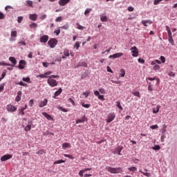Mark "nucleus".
<instances>
[{"label":"nucleus","mask_w":177,"mask_h":177,"mask_svg":"<svg viewBox=\"0 0 177 177\" xmlns=\"http://www.w3.org/2000/svg\"><path fill=\"white\" fill-rule=\"evenodd\" d=\"M106 169L108 171V172H110V174H122L124 172L122 167H106Z\"/></svg>","instance_id":"obj_1"},{"label":"nucleus","mask_w":177,"mask_h":177,"mask_svg":"<svg viewBox=\"0 0 177 177\" xmlns=\"http://www.w3.org/2000/svg\"><path fill=\"white\" fill-rule=\"evenodd\" d=\"M47 84H48V85L52 88H55V86H57V81H56V80L50 79L49 77L47 80Z\"/></svg>","instance_id":"obj_2"},{"label":"nucleus","mask_w":177,"mask_h":177,"mask_svg":"<svg viewBox=\"0 0 177 177\" xmlns=\"http://www.w3.org/2000/svg\"><path fill=\"white\" fill-rule=\"evenodd\" d=\"M131 50L133 57H138L139 56V50L136 46L131 47Z\"/></svg>","instance_id":"obj_3"},{"label":"nucleus","mask_w":177,"mask_h":177,"mask_svg":"<svg viewBox=\"0 0 177 177\" xmlns=\"http://www.w3.org/2000/svg\"><path fill=\"white\" fill-rule=\"evenodd\" d=\"M48 44L50 46V48H55L56 46V45H57V39H50L48 41Z\"/></svg>","instance_id":"obj_4"},{"label":"nucleus","mask_w":177,"mask_h":177,"mask_svg":"<svg viewBox=\"0 0 177 177\" xmlns=\"http://www.w3.org/2000/svg\"><path fill=\"white\" fill-rule=\"evenodd\" d=\"M114 118H115V113H110L108 115L107 119H106V122H111L113 121Z\"/></svg>","instance_id":"obj_5"},{"label":"nucleus","mask_w":177,"mask_h":177,"mask_svg":"<svg viewBox=\"0 0 177 177\" xmlns=\"http://www.w3.org/2000/svg\"><path fill=\"white\" fill-rule=\"evenodd\" d=\"M122 56H124V53H117L112 55L109 56V59H118V57H121Z\"/></svg>","instance_id":"obj_6"},{"label":"nucleus","mask_w":177,"mask_h":177,"mask_svg":"<svg viewBox=\"0 0 177 177\" xmlns=\"http://www.w3.org/2000/svg\"><path fill=\"white\" fill-rule=\"evenodd\" d=\"M17 37V31L16 30L11 31V37L10 39V41H16Z\"/></svg>","instance_id":"obj_7"},{"label":"nucleus","mask_w":177,"mask_h":177,"mask_svg":"<svg viewBox=\"0 0 177 177\" xmlns=\"http://www.w3.org/2000/svg\"><path fill=\"white\" fill-rule=\"evenodd\" d=\"M48 39H49V36L44 35L40 37V42H41V44H46L48 42Z\"/></svg>","instance_id":"obj_8"},{"label":"nucleus","mask_w":177,"mask_h":177,"mask_svg":"<svg viewBox=\"0 0 177 177\" xmlns=\"http://www.w3.org/2000/svg\"><path fill=\"white\" fill-rule=\"evenodd\" d=\"M12 156L11 154H6L3 156L1 158V161L3 162V161H8V160H10V158H12Z\"/></svg>","instance_id":"obj_9"},{"label":"nucleus","mask_w":177,"mask_h":177,"mask_svg":"<svg viewBox=\"0 0 177 177\" xmlns=\"http://www.w3.org/2000/svg\"><path fill=\"white\" fill-rule=\"evenodd\" d=\"M7 110L8 111L14 112L17 110V108L12 104H9L7 106Z\"/></svg>","instance_id":"obj_10"},{"label":"nucleus","mask_w":177,"mask_h":177,"mask_svg":"<svg viewBox=\"0 0 177 177\" xmlns=\"http://www.w3.org/2000/svg\"><path fill=\"white\" fill-rule=\"evenodd\" d=\"M48 104V100L44 99L43 101L39 102V107H45Z\"/></svg>","instance_id":"obj_11"},{"label":"nucleus","mask_w":177,"mask_h":177,"mask_svg":"<svg viewBox=\"0 0 177 177\" xmlns=\"http://www.w3.org/2000/svg\"><path fill=\"white\" fill-rule=\"evenodd\" d=\"M50 74H52V71H48V72H46L44 74L39 75V77L40 78H49L48 75H50Z\"/></svg>","instance_id":"obj_12"},{"label":"nucleus","mask_w":177,"mask_h":177,"mask_svg":"<svg viewBox=\"0 0 177 177\" xmlns=\"http://www.w3.org/2000/svg\"><path fill=\"white\" fill-rule=\"evenodd\" d=\"M141 23L145 27H147V24H153V21L150 19L142 20Z\"/></svg>","instance_id":"obj_13"},{"label":"nucleus","mask_w":177,"mask_h":177,"mask_svg":"<svg viewBox=\"0 0 177 177\" xmlns=\"http://www.w3.org/2000/svg\"><path fill=\"white\" fill-rule=\"evenodd\" d=\"M26 66V61L24 60H20L19 64V70L24 69V67Z\"/></svg>","instance_id":"obj_14"},{"label":"nucleus","mask_w":177,"mask_h":177,"mask_svg":"<svg viewBox=\"0 0 177 177\" xmlns=\"http://www.w3.org/2000/svg\"><path fill=\"white\" fill-rule=\"evenodd\" d=\"M88 121V118H86L85 116H84L83 118H82L81 119H78L76 120V124H81V123H84L85 122Z\"/></svg>","instance_id":"obj_15"},{"label":"nucleus","mask_w":177,"mask_h":177,"mask_svg":"<svg viewBox=\"0 0 177 177\" xmlns=\"http://www.w3.org/2000/svg\"><path fill=\"white\" fill-rule=\"evenodd\" d=\"M29 19L32 21H37V19H38V15H37V14H30L29 15Z\"/></svg>","instance_id":"obj_16"},{"label":"nucleus","mask_w":177,"mask_h":177,"mask_svg":"<svg viewBox=\"0 0 177 177\" xmlns=\"http://www.w3.org/2000/svg\"><path fill=\"white\" fill-rule=\"evenodd\" d=\"M31 125H32V121H28V125L24 129L26 132H28V131H31Z\"/></svg>","instance_id":"obj_17"},{"label":"nucleus","mask_w":177,"mask_h":177,"mask_svg":"<svg viewBox=\"0 0 177 177\" xmlns=\"http://www.w3.org/2000/svg\"><path fill=\"white\" fill-rule=\"evenodd\" d=\"M70 2V0H60L59 1V4L60 6H66V4H68Z\"/></svg>","instance_id":"obj_18"},{"label":"nucleus","mask_w":177,"mask_h":177,"mask_svg":"<svg viewBox=\"0 0 177 177\" xmlns=\"http://www.w3.org/2000/svg\"><path fill=\"white\" fill-rule=\"evenodd\" d=\"M42 115H43L46 118H47V120H48L49 121H53V118H52V117L50 116V115L48 114V113H46V112H43V113H42Z\"/></svg>","instance_id":"obj_19"},{"label":"nucleus","mask_w":177,"mask_h":177,"mask_svg":"<svg viewBox=\"0 0 177 177\" xmlns=\"http://www.w3.org/2000/svg\"><path fill=\"white\" fill-rule=\"evenodd\" d=\"M23 95V93H21V91H18L17 93V95L15 97V100L17 102H20L21 100V95Z\"/></svg>","instance_id":"obj_20"},{"label":"nucleus","mask_w":177,"mask_h":177,"mask_svg":"<svg viewBox=\"0 0 177 177\" xmlns=\"http://www.w3.org/2000/svg\"><path fill=\"white\" fill-rule=\"evenodd\" d=\"M62 92H63V89L62 88H59L58 89V91H57L55 93H54V99H56L57 96H59V95H60L62 93Z\"/></svg>","instance_id":"obj_21"},{"label":"nucleus","mask_w":177,"mask_h":177,"mask_svg":"<svg viewBox=\"0 0 177 177\" xmlns=\"http://www.w3.org/2000/svg\"><path fill=\"white\" fill-rule=\"evenodd\" d=\"M100 17L101 21H102V22L107 21V16H106V15L102 14L100 15Z\"/></svg>","instance_id":"obj_22"},{"label":"nucleus","mask_w":177,"mask_h":177,"mask_svg":"<svg viewBox=\"0 0 177 177\" xmlns=\"http://www.w3.org/2000/svg\"><path fill=\"white\" fill-rule=\"evenodd\" d=\"M32 1L28 0L26 1V6H28L29 8H34V6L32 5Z\"/></svg>","instance_id":"obj_23"},{"label":"nucleus","mask_w":177,"mask_h":177,"mask_svg":"<svg viewBox=\"0 0 177 177\" xmlns=\"http://www.w3.org/2000/svg\"><path fill=\"white\" fill-rule=\"evenodd\" d=\"M124 149L123 147H118L115 149V152L118 153V156H121V151Z\"/></svg>","instance_id":"obj_24"},{"label":"nucleus","mask_w":177,"mask_h":177,"mask_svg":"<svg viewBox=\"0 0 177 177\" xmlns=\"http://www.w3.org/2000/svg\"><path fill=\"white\" fill-rule=\"evenodd\" d=\"M160 109H161V106L157 105L156 108H153V113L157 114L160 111Z\"/></svg>","instance_id":"obj_25"},{"label":"nucleus","mask_w":177,"mask_h":177,"mask_svg":"<svg viewBox=\"0 0 177 177\" xmlns=\"http://www.w3.org/2000/svg\"><path fill=\"white\" fill-rule=\"evenodd\" d=\"M9 60L11 62V63H12V64H17V61H16V58H15V57H10Z\"/></svg>","instance_id":"obj_26"},{"label":"nucleus","mask_w":177,"mask_h":177,"mask_svg":"<svg viewBox=\"0 0 177 177\" xmlns=\"http://www.w3.org/2000/svg\"><path fill=\"white\" fill-rule=\"evenodd\" d=\"M67 147H71V145L68 142H64L62 145V149H67Z\"/></svg>","instance_id":"obj_27"},{"label":"nucleus","mask_w":177,"mask_h":177,"mask_svg":"<svg viewBox=\"0 0 177 177\" xmlns=\"http://www.w3.org/2000/svg\"><path fill=\"white\" fill-rule=\"evenodd\" d=\"M162 134H165V132H167V124H163L162 128L161 129Z\"/></svg>","instance_id":"obj_28"},{"label":"nucleus","mask_w":177,"mask_h":177,"mask_svg":"<svg viewBox=\"0 0 177 177\" xmlns=\"http://www.w3.org/2000/svg\"><path fill=\"white\" fill-rule=\"evenodd\" d=\"M128 169L130 171V172H136L138 171V168L136 167H129Z\"/></svg>","instance_id":"obj_29"},{"label":"nucleus","mask_w":177,"mask_h":177,"mask_svg":"<svg viewBox=\"0 0 177 177\" xmlns=\"http://www.w3.org/2000/svg\"><path fill=\"white\" fill-rule=\"evenodd\" d=\"M139 172L142 174V175H145V176H147V177L151 176V174H150V173L143 172L142 170H140Z\"/></svg>","instance_id":"obj_30"},{"label":"nucleus","mask_w":177,"mask_h":177,"mask_svg":"<svg viewBox=\"0 0 177 177\" xmlns=\"http://www.w3.org/2000/svg\"><path fill=\"white\" fill-rule=\"evenodd\" d=\"M149 81H154L156 80L157 82V84L158 85V84H160V79H157L156 77L152 78V77H148Z\"/></svg>","instance_id":"obj_31"},{"label":"nucleus","mask_w":177,"mask_h":177,"mask_svg":"<svg viewBox=\"0 0 177 177\" xmlns=\"http://www.w3.org/2000/svg\"><path fill=\"white\" fill-rule=\"evenodd\" d=\"M26 109H27V104L25 105V108H21V109H19L20 114L24 115V110H26Z\"/></svg>","instance_id":"obj_32"},{"label":"nucleus","mask_w":177,"mask_h":177,"mask_svg":"<svg viewBox=\"0 0 177 177\" xmlns=\"http://www.w3.org/2000/svg\"><path fill=\"white\" fill-rule=\"evenodd\" d=\"M64 56H66V57H68V56H70V53L68 51V49H65L64 51Z\"/></svg>","instance_id":"obj_33"},{"label":"nucleus","mask_w":177,"mask_h":177,"mask_svg":"<svg viewBox=\"0 0 177 177\" xmlns=\"http://www.w3.org/2000/svg\"><path fill=\"white\" fill-rule=\"evenodd\" d=\"M29 27H30V28H37V27H38V24L32 22Z\"/></svg>","instance_id":"obj_34"},{"label":"nucleus","mask_w":177,"mask_h":177,"mask_svg":"<svg viewBox=\"0 0 177 177\" xmlns=\"http://www.w3.org/2000/svg\"><path fill=\"white\" fill-rule=\"evenodd\" d=\"M82 107H84L85 109H89L91 107V104H85L84 102L82 103Z\"/></svg>","instance_id":"obj_35"},{"label":"nucleus","mask_w":177,"mask_h":177,"mask_svg":"<svg viewBox=\"0 0 177 177\" xmlns=\"http://www.w3.org/2000/svg\"><path fill=\"white\" fill-rule=\"evenodd\" d=\"M91 12H92V8H87L84 12L85 16H86L87 15H89Z\"/></svg>","instance_id":"obj_36"},{"label":"nucleus","mask_w":177,"mask_h":177,"mask_svg":"<svg viewBox=\"0 0 177 177\" xmlns=\"http://www.w3.org/2000/svg\"><path fill=\"white\" fill-rule=\"evenodd\" d=\"M63 162H66L65 160H55L54 162V164L56 165V164H63Z\"/></svg>","instance_id":"obj_37"},{"label":"nucleus","mask_w":177,"mask_h":177,"mask_svg":"<svg viewBox=\"0 0 177 177\" xmlns=\"http://www.w3.org/2000/svg\"><path fill=\"white\" fill-rule=\"evenodd\" d=\"M81 43H80V41H77L75 45H74V48H75V49L78 50L80 49V45Z\"/></svg>","instance_id":"obj_38"},{"label":"nucleus","mask_w":177,"mask_h":177,"mask_svg":"<svg viewBox=\"0 0 177 177\" xmlns=\"http://www.w3.org/2000/svg\"><path fill=\"white\" fill-rule=\"evenodd\" d=\"M116 106L118 109H120V110H122V106H121V102H120V101L116 102Z\"/></svg>","instance_id":"obj_39"},{"label":"nucleus","mask_w":177,"mask_h":177,"mask_svg":"<svg viewBox=\"0 0 177 177\" xmlns=\"http://www.w3.org/2000/svg\"><path fill=\"white\" fill-rule=\"evenodd\" d=\"M120 77H125V70L124 69H120Z\"/></svg>","instance_id":"obj_40"},{"label":"nucleus","mask_w":177,"mask_h":177,"mask_svg":"<svg viewBox=\"0 0 177 177\" xmlns=\"http://www.w3.org/2000/svg\"><path fill=\"white\" fill-rule=\"evenodd\" d=\"M76 26L78 30H84V28H85V27L81 26L79 23H77Z\"/></svg>","instance_id":"obj_41"},{"label":"nucleus","mask_w":177,"mask_h":177,"mask_svg":"<svg viewBox=\"0 0 177 177\" xmlns=\"http://www.w3.org/2000/svg\"><path fill=\"white\" fill-rule=\"evenodd\" d=\"M80 67H88V64L86 62H81L79 64Z\"/></svg>","instance_id":"obj_42"},{"label":"nucleus","mask_w":177,"mask_h":177,"mask_svg":"<svg viewBox=\"0 0 177 177\" xmlns=\"http://www.w3.org/2000/svg\"><path fill=\"white\" fill-rule=\"evenodd\" d=\"M169 42L171 44V45H175V42L174 41V39L171 37H169Z\"/></svg>","instance_id":"obj_43"},{"label":"nucleus","mask_w":177,"mask_h":177,"mask_svg":"<svg viewBox=\"0 0 177 177\" xmlns=\"http://www.w3.org/2000/svg\"><path fill=\"white\" fill-rule=\"evenodd\" d=\"M133 94L134 95V96H137L138 97H140V93H139V91L133 92Z\"/></svg>","instance_id":"obj_44"},{"label":"nucleus","mask_w":177,"mask_h":177,"mask_svg":"<svg viewBox=\"0 0 177 177\" xmlns=\"http://www.w3.org/2000/svg\"><path fill=\"white\" fill-rule=\"evenodd\" d=\"M91 93L90 91H86V92H83L82 95L84 96H85V97H88V96H89V94Z\"/></svg>","instance_id":"obj_45"},{"label":"nucleus","mask_w":177,"mask_h":177,"mask_svg":"<svg viewBox=\"0 0 177 177\" xmlns=\"http://www.w3.org/2000/svg\"><path fill=\"white\" fill-rule=\"evenodd\" d=\"M23 81H24V82H28L30 83L31 82L30 81V77H23Z\"/></svg>","instance_id":"obj_46"},{"label":"nucleus","mask_w":177,"mask_h":177,"mask_svg":"<svg viewBox=\"0 0 177 177\" xmlns=\"http://www.w3.org/2000/svg\"><path fill=\"white\" fill-rule=\"evenodd\" d=\"M153 150H160L161 149V147L160 145H155L153 147H152Z\"/></svg>","instance_id":"obj_47"},{"label":"nucleus","mask_w":177,"mask_h":177,"mask_svg":"<svg viewBox=\"0 0 177 177\" xmlns=\"http://www.w3.org/2000/svg\"><path fill=\"white\" fill-rule=\"evenodd\" d=\"M153 70H154L155 71H157V70H160V65H155L153 67Z\"/></svg>","instance_id":"obj_48"},{"label":"nucleus","mask_w":177,"mask_h":177,"mask_svg":"<svg viewBox=\"0 0 177 177\" xmlns=\"http://www.w3.org/2000/svg\"><path fill=\"white\" fill-rule=\"evenodd\" d=\"M68 100L70 103H72L73 106H75V102H74V100L69 98Z\"/></svg>","instance_id":"obj_49"},{"label":"nucleus","mask_w":177,"mask_h":177,"mask_svg":"<svg viewBox=\"0 0 177 177\" xmlns=\"http://www.w3.org/2000/svg\"><path fill=\"white\" fill-rule=\"evenodd\" d=\"M111 49H113V48H109L108 50L104 51L102 53V55H104V53H106V52H107V53H110V52L111 51Z\"/></svg>","instance_id":"obj_50"},{"label":"nucleus","mask_w":177,"mask_h":177,"mask_svg":"<svg viewBox=\"0 0 177 177\" xmlns=\"http://www.w3.org/2000/svg\"><path fill=\"white\" fill-rule=\"evenodd\" d=\"M0 66H10L8 63H6L5 62H0Z\"/></svg>","instance_id":"obj_51"},{"label":"nucleus","mask_w":177,"mask_h":177,"mask_svg":"<svg viewBox=\"0 0 177 177\" xmlns=\"http://www.w3.org/2000/svg\"><path fill=\"white\" fill-rule=\"evenodd\" d=\"M99 92L104 95V93H106V90H104V88H101L99 89Z\"/></svg>","instance_id":"obj_52"},{"label":"nucleus","mask_w":177,"mask_h":177,"mask_svg":"<svg viewBox=\"0 0 177 177\" xmlns=\"http://www.w3.org/2000/svg\"><path fill=\"white\" fill-rule=\"evenodd\" d=\"M55 34H56V35H59L60 34V28H59L57 30L54 31Z\"/></svg>","instance_id":"obj_53"},{"label":"nucleus","mask_w":177,"mask_h":177,"mask_svg":"<svg viewBox=\"0 0 177 177\" xmlns=\"http://www.w3.org/2000/svg\"><path fill=\"white\" fill-rule=\"evenodd\" d=\"M163 0H154L153 5H158Z\"/></svg>","instance_id":"obj_54"},{"label":"nucleus","mask_w":177,"mask_h":177,"mask_svg":"<svg viewBox=\"0 0 177 177\" xmlns=\"http://www.w3.org/2000/svg\"><path fill=\"white\" fill-rule=\"evenodd\" d=\"M138 63H141L142 64H145V59L139 58L138 59Z\"/></svg>","instance_id":"obj_55"},{"label":"nucleus","mask_w":177,"mask_h":177,"mask_svg":"<svg viewBox=\"0 0 177 177\" xmlns=\"http://www.w3.org/2000/svg\"><path fill=\"white\" fill-rule=\"evenodd\" d=\"M33 105H34V100H30L29 102V106L30 107H32Z\"/></svg>","instance_id":"obj_56"},{"label":"nucleus","mask_w":177,"mask_h":177,"mask_svg":"<svg viewBox=\"0 0 177 177\" xmlns=\"http://www.w3.org/2000/svg\"><path fill=\"white\" fill-rule=\"evenodd\" d=\"M48 78H59V75H51L50 76H48Z\"/></svg>","instance_id":"obj_57"},{"label":"nucleus","mask_w":177,"mask_h":177,"mask_svg":"<svg viewBox=\"0 0 177 177\" xmlns=\"http://www.w3.org/2000/svg\"><path fill=\"white\" fill-rule=\"evenodd\" d=\"M17 21L18 23H21L23 21V17H18Z\"/></svg>","instance_id":"obj_58"},{"label":"nucleus","mask_w":177,"mask_h":177,"mask_svg":"<svg viewBox=\"0 0 177 177\" xmlns=\"http://www.w3.org/2000/svg\"><path fill=\"white\" fill-rule=\"evenodd\" d=\"M168 75H169V77H175V73L172 71L169 72Z\"/></svg>","instance_id":"obj_59"},{"label":"nucleus","mask_w":177,"mask_h":177,"mask_svg":"<svg viewBox=\"0 0 177 177\" xmlns=\"http://www.w3.org/2000/svg\"><path fill=\"white\" fill-rule=\"evenodd\" d=\"M166 136L165 134H162L160 137L161 142H164V139H165Z\"/></svg>","instance_id":"obj_60"},{"label":"nucleus","mask_w":177,"mask_h":177,"mask_svg":"<svg viewBox=\"0 0 177 177\" xmlns=\"http://www.w3.org/2000/svg\"><path fill=\"white\" fill-rule=\"evenodd\" d=\"M160 60H161L162 63H165V57L161 56Z\"/></svg>","instance_id":"obj_61"},{"label":"nucleus","mask_w":177,"mask_h":177,"mask_svg":"<svg viewBox=\"0 0 177 177\" xmlns=\"http://www.w3.org/2000/svg\"><path fill=\"white\" fill-rule=\"evenodd\" d=\"M98 99L100 100H104V95H99L98 96Z\"/></svg>","instance_id":"obj_62"},{"label":"nucleus","mask_w":177,"mask_h":177,"mask_svg":"<svg viewBox=\"0 0 177 177\" xmlns=\"http://www.w3.org/2000/svg\"><path fill=\"white\" fill-rule=\"evenodd\" d=\"M9 9H13V7L10 6H6L5 10H9Z\"/></svg>","instance_id":"obj_63"},{"label":"nucleus","mask_w":177,"mask_h":177,"mask_svg":"<svg viewBox=\"0 0 177 177\" xmlns=\"http://www.w3.org/2000/svg\"><path fill=\"white\" fill-rule=\"evenodd\" d=\"M62 17H57V19H55V21L59 22V21H62Z\"/></svg>","instance_id":"obj_64"}]
</instances>
